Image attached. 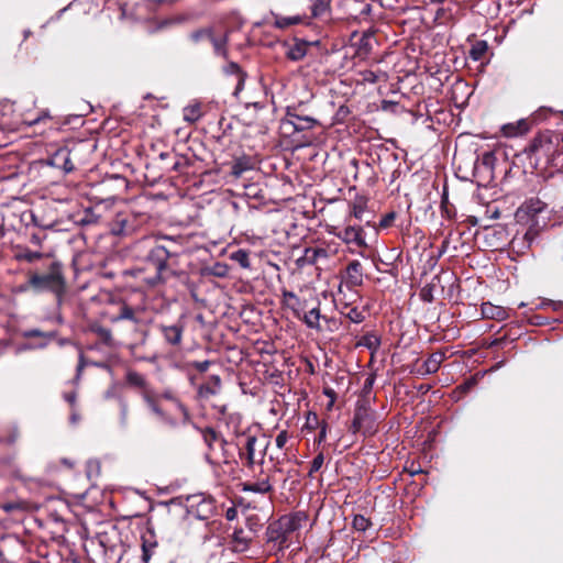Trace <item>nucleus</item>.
<instances>
[{
    "instance_id": "obj_1",
    "label": "nucleus",
    "mask_w": 563,
    "mask_h": 563,
    "mask_svg": "<svg viewBox=\"0 0 563 563\" xmlns=\"http://www.w3.org/2000/svg\"><path fill=\"white\" fill-rule=\"evenodd\" d=\"M178 238L170 235L157 236L144 256V262L155 269V275L148 279V284L155 286L167 279L168 272L178 263L181 245Z\"/></svg>"
},
{
    "instance_id": "obj_2",
    "label": "nucleus",
    "mask_w": 563,
    "mask_h": 563,
    "mask_svg": "<svg viewBox=\"0 0 563 563\" xmlns=\"http://www.w3.org/2000/svg\"><path fill=\"white\" fill-rule=\"evenodd\" d=\"M43 272L30 273L29 279L23 287L24 290H31L33 294L51 292L60 303L66 294V278L60 262L54 258H46L43 265Z\"/></svg>"
},
{
    "instance_id": "obj_3",
    "label": "nucleus",
    "mask_w": 563,
    "mask_h": 563,
    "mask_svg": "<svg viewBox=\"0 0 563 563\" xmlns=\"http://www.w3.org/2000/svg\"><path fill=\"white\" fill-rule=\"evenodd\" d=\"M244 443L239 448V456L243 464L253 468L255 464L263 465L271 441L262 435L260 438L253 434H243Z\"/></svg>"
},
{
    "instance_id": "obj_4",
    "label": "nucleus",
    "mask_w": 563,
    "mask_h": 563,
    "mask_svg": "<svg viewBox=\"0 0 563 563\" xmlns=\"http://www.w3.org/2000/svg\"><path fill=\"white\" fill-rule=\"evenodd\" d=\"M188 512L199 520H208L216 512V501L211 496L201 494L188 497Z\"/></svg>"
},
{
    "instance_id": "obj_5",
    "label": "nucleus",
    "mask_w": 563,
    "mask_h": 563,
    "mask_svg": "<svg viewBox=\"0 0 563 563\" xmlns=\"http://www.w3.org/2000/svg\"><path fill=\"white\" fill-rule=\"evenodd\" d=\"M374 422V412L371 408L365 402H357L350 430L353 433L361 430H363L364 433H372L375 430Z\"/></svg>"
},
{
    "instance_id": "obj_6",
    "label": "nucleus",
    "mask_w": 563,
    "mask_h": 563,
    "mask_svg": "<svg viewBox=\"0 0 563 563\" xmlns=\"http://www.w3.org/2000/svg\"><path fill=\"white\" fill-rule=\"evenodd\" d=\"M335 236L345 244H353L360 249H366L368 245L365 241V232L363 227L349 223L345 228L335 232Z\"/></svg>"
},
{
    "instance_id": "obj_7",
    "label": "nucleus",
    "mask_w": 563,
    "mask_h": 563,
    "mask_svg": "<svg viewBox=\"0 0 563 563\" xmlns=\"http://www.w3.org/2000/svg\"><path fill=\"white\" fill-rule=\"evenodd\" d=\"M143 400L146 404L147 408L152 411L153 415L156 416L161 423L169 428H177L179 424H181V420L178 421L176 418L172 417L162 409L158 402V398L154 396L152 393L143 394Z\"/></svg>"
},
{
    "instance_id": "obj_8",
    "label": "nucleus",
    "mask_w": 563,
    "mask_h": 563,
    "mask_svg": "<svg viewBox=\"0 0 563 563\" xmlns=\"http://www.w3.org/2000/svg\"><path fill=\"white\" fill-rule=\"evenodd\" d=\"M267 543L272 544L275 554L288 548L289 537L277 527V522L271 523L265 532Z\"/></svg>"
},
{
    "instance_id": "obj_9",
    "label": "nucleus",
    "mask_w": 563,
    "mask_h": 563,
    "mask_svg": "<svg viewBox=\"0 0 563 563\" xmlns=\"http://www.w3.org/2000/svg\"><path fill=\"white\" fill-rule=\"evenodd\" d=\"M74 148L67 146L58 148L48 159L47 164L55 168H60L65 173H70L75 169V165L71 161V154L75 152Z\"/></svg>"
},
{
    "instance_id": "obj_10",
    "label": "nucleus",
    "mask_w": 563,
    "mask_h": 563,
    "mask_svg": "<svg viewBox=\"0 0 563 563\" xmlns=\"http://www.w3.org/2000/svg\"><path fill=\"white\" fill-rule=\"evenodd\" d=\"M317 123L318 121L314 118L300 115L288 109L283 121V126H291L294 132H301L312 129Z\"/></svg>"
},
{
    "instance_id": "obj_11",
    "label": "nucleus",
    "mask_w": 563,
    "mask_h": 563,
    "mask_svg": "<svg viewBox=\"0 0 563 563\" xmlns=\"http://www.w3.org/2000/svg\"><path fill=\"white\" fill-rule=\"evenodd\" d=\"M352 40L354 41L353 45L356 47L355 54L360 58L367 57L372 52L374 44H376L375 32L373 30H367L361 35L354 33L352 35Z\"/></svg>"
},
{
    "instance_id": "obj_12",
    "label": "nucleus",
    "mask_w": 563,
    "mask_h": 563,
    "mask_svg": "<svg viewBox=\"0 0 563 563\" xmlns=\"http://www.w3.org/2000/svg\"><path fill=\"white\" fill-rule=\"evenodd\" d=\"M159 330L165 342L172 346H179L183 340L185 327L181 323H175L170 325H161Z\"/></svg>"
},
{
    "instance_id": "obj_13",
    "label": "nucleus",
    "mask_w": 563,
    "mask_h": 563,
    "mask_svg": "<svg viewBox=\"0 0 563 563\" xmlns=\"http://www.w3.org/2000/svg\"><path fill=\"white\" fill-rule=\"evenodd\" d=\"M345 283L349 287H358L363 284V267L360 261H351L345 268Z\"/></svg>"
},
{
    "instance_id": "obj_14",
    "label": "nucleus",
    "mask_w": 563,
    "mask_h": 563,
    "mask_svg": "<svg viewBox=\"0 0 563 563\" xmlns=\"http://www.w3.org/2000/svg\"><path fill=\"white\" fill-rule=\"evenodd\" d=\"M222 382L219 375H211L205 384L198 387L197 394L202 399H209L221 391Z\"/></svg>"
},
{
    "instance_id": "obj_15",
    "label": "nucleus",
    "mask_w": 563,
    "mask_h": 563,
    "mask_svg": "<svg viewBox=\"0 0 563 563\" xmlns=\"http://www.w3.org/2000/svg\"><path fill=\"white\" fill-rule=\"evenodd\" d=\"M208 41L211 43L213 47V53L216 56L222 57L223 59L229 58V34L228 32L223 34H216L212 30L211 36H209Z\"/></svg>"
},
{
    "instance_id": "obj_16",
    "label": "nucleus",
    "mask_w": 563,
    "mask_h": 563,
    "mask_svg": "<svg viewBox=\"0 0 563 563\" xmlns=\"http://www.w3.org/2000/svg\"><path fill=\"white\" fill-rule=\"evenodd\" d=\"M305 516L301 512H296L291 516H284L279 518L277 527L282 529L288 537L301 527Z\"/></svg>"
},
{
    "instance_id": "obj_17",
    "label": "nucleus",
    "mask_w": 563,
    "mask_h": 563,
    "mask_svg": "<svg viewBox=\"0 0 563 563\" xmlns=\"http://www.w3.org/2000/svg\"><path fill=\"white\" fill-rule=\"evenodd\" d=\"M125 383L129 387L140 389L142 391V395L145 393H152L150 390V384L146 380L145 376L136 371H133V369L126 371Z\"/></svg>"
},
{
    "instance_id": "obj_18",
    "label": "nucleus",
    "mask_w": 563,
    "mask_h": 563,
    "mask_svg": "<svg viewBox=\"0 0 563 563\" xmlns=\"http://www.w3.org/2000/svg\"><path fill=\"white\" fill-rule=\"evenodd\" d=\"M55 332H43L38 329H29L22 332V336L26 339L38 338L40 341L35 344L30 345V349H43L51 340L55 338Z\"/></svg>"
},
{
    "instance_id": "obj_19",
    "label": "nucleus",
    "mask_w": 563,
    "mask_h": 563,
    "mask_svg": "<svg viewBox=\"0 0 563 563\" xmlns=\"http://www.w3.org/2000/svg\"><path fill=\"white\" fill-rule=\"evenodd\" d=\"M222 71L228 76H236L238 82L234 89V96H238L239 92L244 87L246 74L241 69L240 65L235 62H229L227 65L223 66Z\"/></svg>"
},
{
    "instance_id": "obj_20",
    "label": "nucleus",
    "mask_w": 563,
    "mask_h": 563,
    "mask_svg": "<svg viewBox=\"0 0 563 563\" xmlns=\"http://www.w3.org/2000/svg\"><path fill=\"white\" fill-rule=\"evenodd\" d=\"M251 537L243 529H235L231 536V545L235 552H244L249 549Z\"/></svg>"
},
{
    "instance_id": "obj_21",
    "label": "nucleus",
    "mask_w": 563,
    "mask_h": 563,
    "mask_svg": "<svg viewBox=\"0 0 563 563\" xmlns=\"http://www.w3.org/2000/svg\"><path fill=\"white\" fill-rule=\"evenodd\" d=\"M253 168L252 159L249 156L236 157L231 165V175L240 178L245 172Z\"/></svg>"
},
{
    "instance_id": "obj_22",
    "label": "nucleus",
    "mask_w": 563,
    "mask_h": 563,
    "mask_svg": "<svg viewBox=\"0 0 563 563\" xmlns=\"http://www.w3.org/2000/svg\"><path fill=\"white\" fill-rule=\"evenodd\" d=\"M482 314L484 318L494 320H504L507 318L506 310L500 306H495L490 302L482 303Z\"/></svg>"
},
{
    "instance_id": "obj_23",
    "label": "nucleus",
    "mask_w": 563,
    "mask_h": 563,
    "mask_svg": "<svg viewBox=\"0 0 563 563\" xmlns=\"http://www.w3.org/2000/svg\"><path fill=\"white\" fill-rule=\"evenodd\" d=\"M90 331L98 335L100 341L108 347H115V341L112 336V332L110 329L102 327L99 323H93L90 325Z\"/></svg>"
},
{
    "instance_id": "obj_24",
    "label": "nucleus",
    "mask_w": 563,
    "mask_h": 563,
    "mask_svg": "<svg viewBox=\"0 0 563 563\" xmlns=\"http://www.w3.org/2000/svg\"><path fill=\"white\" fill-rule=\"evenodd\" d=\"M308 43L306 41H297L288 46L286 52L287 58L294 62L302 59L307 55Z\"/></svg>"
},
{
    "instance_id": "obj_25",
    "label": "nucleus",
    "mask_w": 563,
    "mask_h": 563,
    "mask_svg": "<svg viewBox=\"0 0 563 563\" xmlns=\"http://www.w3.org/2000/svg\"><path fill=\"white\" fill-rule=\"evenodd\" d=\"M159 398L169 400L175 405L181 413V424H186L190 421V415L187 407L174 395L173 391L166 390L159 396Z\"/></svg>"
},
{
    "instance_id": "obj_26",
    "label": "nucleus",
    "mask_w": 563,
    "mask_h": 563,
    "mask_svg": "<svg viewBox=\"0 0 563 563\" xmlns=\"http://www.w3.org/2000/svg\"><path fill=\"white\" fill-rule=\"evenodd\" d=\"M156 545L157 542L151 531L142 536V561L144 563H148Z\"/></svg>"
},
{
    "instance_id": "obj_27",
    "label": "nucleus",
    "mask_w": 563,
    "mask_h": 563,
    "mask_svg": "<svg viewBox=\"0 0 563 563\" xmlns=\"http://www.w3.org/2000/svg\"><path fill=\"white\" fill-rule=\"evenodd\" d=\"M273 489L269 478L265 477L261 481L254 483H244L243 492L256 493V494H267Z\"/></svg>"
},
{
    "instance_id": "obj_28",
    "label": "nucleus",
    "mask_w": 563,
    "mask_h": 563,
    "mask_svg": "<svg viewBox=\"0 0 563 563\" xmlns=\"http://www.w3.org/2000/svg\"><path fill=\"white\" fill-rule=\"evenodd\" d=\"M123 320H129L135 324L140 322V319L137 318L135 310L128 305H123L120 308L119 313L117 316L111 317L110 319L112 323H117Z\"/></svg>"
},
{
    "instance_id": "obj_29",
    "label": "nucleus",
    "mask_w": 563,
    "mask_h": 563,
    "mask_svg": "<svg viewBox=\"0 0 563 563\" xmlns=\"http://www.w3.org/2000/svg\"><path fill=\"white\" fill-rule=\"evenodd\" d=\"M445 360V353L442 351H437L429 355V357L423 362L426 372H431L432 374L437 373Z\"/></svg>"
},
{
    "instance_id": "obj_30",
    "label": "nucleus",
    "mask_w": 563,
    "mask_h": 563,
    "mask_svg": "<svg viewBox=\"0 0 563 563\" xmlns=\"http://www.w3.org/2000/svg\"><path fill=\"white\" fill-rule=\"evenodd\" d=\"M15 257H16L18 261H24V262H27V263H34L36 261L43 260L44 261L43 265L46 264V258H49L48 256H46L42 252L31 251V250H27V249H23V250L19 251L15 254Z\"/></svg>"
},
{
    "instance_id": "obj_31",
    "label": "nucleus",
    "mask_w": 563,
    "mask_h": 563,
    "mask_svg": "<svg viewBox=\"0 0 563 563\" xmlns=\"http://www.w3.org/2000/svg\"><path fill=\"white\" fill-rule=\"evenodd\" d=\"M302 18L300 15L294 16H283L278 14H274V25L278 29H287L291 25H297L301 23Z\"/></svg>"
},
{
    "instance_id": "obj_32",
    "label": "nucleus",
    "mask_w": 563,
    "mask_h": 563,
    "mask_svg": "<svg viewBox=\"0 0 563 563\" xmlns=\"http://www.w3.org/2000/svg\"><path fill=\"white\" fill-rule=\"evenodd\" d=\"M350 216L358 220L360 222H364L365 225H372V216L366 211L365 207L362 205H353Z\"/></svg>"
},
{
    "instance_id": "obj_33",
    "label": "nucleus",
    "mask_w": 563,
    "mask_h": 563,
    "mask_svg": "<svg viewBox=\"0 0 563 563\" xmlns=\"http://www.w3.org/2000/svg\"><path fill=\"white\" fill-rule=\"evenodd\" d=\"M551 150V140L547 136L540 135L533 139L530 144V151L532 153L544 152L548 153Z\"/></svg>"
},
{
    "instance_id": "obj_34",
    "label": "nucleus",
    "mask_w": 563,
    "mask_h": 563,
    "mask_svg": "<svg viewBox=\"0 0 563 563\" xmlns=\"http://www.w3.org/2000/svg\"><path fill=\"white\" fill-rule=\"evenodd\" d=\"M320 309L319 307H314L305 313L302 320L308 328L320 329Z\"/></svg>"
},
{
    "instance_id": "obj_35",
    "label": "nucleus",
    "mask_w": 563,
    "mask_h": 563,
    "mask_svg": "<svg viewBox=\"0 0 563 563\" xmlns=\"http://www.w3.org/2000/svg\"><path fill=\"white\" fill-rule=\"evenodd\" d=\"M495 155L492 152H486L482 155V158L477 164H475V172H479L482 169H485L489 173L493 172L494 164H495Z\"/></svg>"
},
{
    "instance_id": "obj_36",
    "label": "nucleus",
    "mask_w": 563,
    "mask_h": 563,
    "mask_svg": "<svg viewBox=\"0 0 563 563\" xmlns=\"http://www.w3.org/2000/svg\"><path fill=\"white\" fill-rule=\"evenodd\" d=\"M487 49L488 45L486 41H477L475 44L472 45L468 55L473 60L477 62L484 57Z\"/></svg>"
},
{
    "instance_id": "obj_37",
    "label": "nucleus",
    "mask_w": 563,
    "mask_h": 563,
    "mask_svg": "<svg viewBox=\"0 0 563 563\" xmlns=\"http://www.w3.org/2000/svg\"><path fill=\"white\" fill-rule=\"evenodd\" d=\"M529 125L526 120L518 121L517 125L508 124L504 126V132L507 136H516L528 132Z\"/></svg>"
},
{
    "instance_id": "obj_38",
    "label": "nucleus",
    "mask_w": 563,
    "mask_h": 563,
    "mask_svg": "<svg viewBox=\"0 0 563 563\" xmlns=\"http://www.w3.org/2000/svg\"><path fill=\"white\" fill-rule=\"evenodd\" d=\"M344 308L347 309V311L346 312L341 311V313L346 319H349L351 322L361 323L364 321V319H365L364 310H360L356 307H350L349 305H345Z\"/></svg>"
},
{
    "instance_id": "obj_39",
    "label": "nucleus",
    "mask_w": 563,
    "mask_h": 563,
    "mask_svg": "<svg viewBox=\"0 0 563 563\" xmlns=\"http://www.w3.org/2000/svg\"><path fill=\"white\" fill-rule=\"evenodd\" d=\"M0 509L7 514L22 512L26 510V503L22 500L2 503Z\"/></svg>"
},
{
    "instance_id": "obj_40",
    "label": "nucleus",
    "mask_w": 563,
    "mask_h": 563,
    "mask_svg": "<svg viewBox=\"0 0 563 563\" xmlns=\"http://www.w3.org/2000/svg\"><path fill=\"white\" fill-rule=\"evenodd\" d=\"M358 344L375 351L380 345V339L375 333H366L362 336Z\"/></svg>"
},
{
    "instance_id": "obj_41",
    "label": "nucleus",
    "mask_w": 563,
    "mask_h": 563,
    "mask_svg": "<svg viewBox=\"0 0 563 563\" xmlns=\"http://www.w3.org/2000/svg\"><path fill=\"white\" fill-rule=\"evenodd\" d=\"M201 117L200 106L192 104L184 109V120L190 123L197 122Z\"/></svg>"
},
{
    "instance_id": "obj_42",
    "label": "nucleus",
    "mask_w": 563,
    "mask_h": 563,
    "mask_svg": "<svg viewBox=\"0 0 563 563\" xmlns=\"http://www.w3.org/2000/svg\"><path fill=\"white\" fill-rule=\"evenodd\" d=\"M231 260L236 262L241 267L249 268L251 266L249 252L245 250H238L231 254Z\"/></svg>"
},
{
    "instance_id": "obj_43",
    "label": "nucleus",
    "mask_w": 563,
    "mask_h": 563,
    "mask_svg": "<svg viewBox=\"0 0 563 563\" xmlns=\"http://www.w3.org/2000/svg\"><path fill=\"white\" fill-rule=\"evenodd\" d=\"M330 1L331 0H314L311 5L312 16H322L329 10Z\"/></svg>"
},
{
    "instance_id": "obj_44",
    "label": "nucleus",
    "mask_w": 563,
    "mask_h": 563,
    "mask_svg": "<svg viewBox=\"0 0 563 563\" xmlns=\"http://www.w3.org/2000/svg\"><path fill=\"white\" fill-rule=\"evenodd\" d=\"M371 525V520L363 515H355L352 521V527L360 532L366 531Z\"/></svg>"
},
{
    "instance_id": "obj_45",
    "label": "nucleus",
    "mask_w": 563,
    "mask_h": 563,
    "mask_svg": "<svg viewBox=\"0 0 563 563\" xmlns=\"http://www.w3.org/2000/svg\"><path fill=\"white\" fill-rule=\"evenodd\" d=\"M319 256H325V251L319 247H307L305 251V260L309 264H314Z\"/></svg>"
},
{
    "instance_id": "obj_46",
    "label": "nucleus",
    "mask_w": 563,
    "mask_h": 563,
    "mask_svg": "<svg viewBox=\"0 0 563 563\" xmlns=\"http://www.w3.org/2000/svg\"><path fill=\"white\" fill-rule=\"evenodd\" d=\"M208 272L212 276L223 278L229 274V266L224 263L217 262L208 268Z\"/></svg>"
},
{
    "instance_id": "obj_47",
    "label": "nucleus",
    "mask_w": 563,
    "mask_h": 563,
    "mask_svg": "<svg viewBox=\"0 0 563 563\" xmlns=\"http://www.w3.org/2000/svg\"><path fill=\"white\" fill-rule=\"evenodd\" d=\"M545 208V203L540 200H530L525 205L526 212L530 216H536Z\"/></svg>"
},
{
    "instance_id": "obj_48",
    "label": "nucleus",
    "mask_w": 563,
    "mask_h": 563,
    "mask_svg": "<svg viewBox=\"0 0 563 563\" xmlns=\"http://www.w3.org/2000/svg\"><path fill=\"white\" fill-rule=\"evenodd\" d=\"M212 27L199 29L190 33V40L194 43H199L200 41L208 40L211 36Z\"/></svg>"
},
{
    "instance_id": "obj_49",
    "label": "nucleus",
    "mask_w": 563,
    "mask_h": 563,
    "mask_svg": "<svg viewBox=\"0 0 563 563\" xmlns=\"http://www.w3.org/2000/svg\"><path fill=\"white\" fill-rule=\"evenodd\" d=\"M324 463V455L322 452H319L312 460L310 465L309 475H312L316 472H319Z\"/></svg>"
},
{
    "instance_id": "obj_50",
    "label": "nucleus",
    "mask_w": 563,
    "mask_h": 563,
    "mask_svg": "<svg viewBox=\"0 0 563 563\" xmlns=\"http://www.w3.org/2000/svg\"><path fill=\"white\" fill-rule=\"evenodd\" d=\"M396 219V212L391 211L386 213L379 221L378 228L380 229H387L391 227L393 222Z\"/></svg>"
},
{
    "instance_id": "obj_51",
    "label": "nucleus",
    "mask_w": 563,
    "mask_h": 563,
    "mask_svg": "<svg viewBox=\"0 0 563 563\" xmlns=\"http://www.w3.org/2000/svg\"><path fill=\"white\" fill-rule=\"evenodd\" d=\"M211 365V362L206 360V361H202V362H199V361H194L189 364V366L196 368L198 372L200 373H205L208 371V368L210 367Z\"/></svg>"
},
{
    "instance_id": "obj_52",
    "label": "nucleus",
    "mask_w": 563,
    "mask_h": 563,
    "mask_svg": "<svg viewBox=\"0 0 563 563\" xmlns=\"http://www.w3.org/2000/svg\"><path fill=\"white\" fill-rule=\"evenodd\" d=\"M287 440H288L287 431H280L275 439L276 446L280 450L284 449L285 444L287 443Z\"/></svg>"
},
{
    "instance_id": "obj_53",
    "label": "nucleus",
    "mask_w": 563,
    "mask_h": 563,
    "mask_svg": "<svg viewBox=\"0 0 563 563\" xmlns=\"http://www.w3.org/2000/svg\"><path fill=\"white\" fill-rule=\"evenodd\" d=\"M552 112H553V110L551 108L542 107L534 112L533 119H534V121L543 120L547 118L548 113H552Z\"/></svg>"
},
{
    "instance_id": "obj_54",
    "label": "nucleus",
    "mask_w": 563,
    "mask_h": 563,
    "mask_svg": "<svg viewBox=\"0 0 563 563\" xmlns=\"http://www.w3.org/2000/svg\"><path fill=\"white\" fill-rule=\"evenodd\" d=\"M120 409H121V424L123 427L126 426V419H128V404L124 399H120Z\"/></svg>"
},
{
    "instance_id": "obj_55",
    "label": "nucleus",
    "mask_w": 563,
    "mask_h": 563,
    "mask_svg": "<svg viewBox=\"0 0 563 563\" xmlns=\"http://www.w3.org/2000/svg\"><path fill=\"white\" fill-rule=\"evenodd\" d=\"M327 427H328L327 423L323 421L321 423L319 434H318V437L316 439V442L318 444H321L325 440V438H327Z\"/></svg>"
},
{
    "instance_id": "obj_56",
    "label": "nucleus",
    "mask_w": 563,
    "mask_h": 563,
    "mask_svg": "<svg viewBox=\"0 0 563 563\" xmlns=\"http://www.w3.org/2000/svg\"><path fill=\"white\" fill-rule=\"evenodd\" d=\"M19 435H20V433H19L18 428H16V427H13V428L10 430V433H9V435H8V438H7V442H8L9 444L14 443V442L18 440Z\"/></svg>"
},
{
    "instance_id": "obj_57",
    "label": "nucleus",
    "mask_w": 563,
    "mask_h": 563,
    "mask_svg": "<svg viewBox=\"0 0 563 563\" xmlns=\"http://www.w3.org/2000/svg\"><path fill=\"white\" fill-rule=\"evenodd\" d=\"M85 366H86L85 357H84V354L80 353L79 354L78 365H77V368H76V372H77L76 378L77 379H79L80 374H81L82 369L85 368Z\"/></svg>"
},
{
    "instance_id": "obj_58",
    "label": "nucleus",
    "mask_w": 563,
    "mask_h": 563,
    "mask_svg": "<svg viewBox=\"0 0 563 563\" xmlns=\"http://www.w3.org/2000/svg\"><path fill=\"white\" fill-rule=\"evenodd\" d=\"M43 235L40 234V233H33L30 238V242L33 244V245H36V246H41L42 243H43Z\"/></svg>"
},
{
    "instance_id": "obj_59",
    "label": "nucleus",
    "mask_w": 563,
    "mask_h": 563,
    "mask_svg": "<svg viewBox=\"0 0 563 563\" xmlns=\"http://www.w3.org/2000/svg\"><path fill=\"white\" fill-rule=\"evenodd\" d=\"M537 235V231L532 230L531 228L526 232L523 235V240L527 241V245L530 246L534 236Z\"/></svg>"
},
{
    "instance_id": "obj_60",
    "label": "nucleus",
    "mask_w": 563,
    "mask_h": 563,
    "mask_svg": "<svg viewBox=\"0 0 563 563\" xmlns=\"http://www.w3.org/2000/svg\"><path fill=\"white\" fill-rule=\"evenodd\" d=\"M537 235V231L532 230L531 228L526 232L523 235V240L527 241V245L530 246L534 236Z\"/></svg>"
},
{
    "instance_id": "obj_61",
    "label": "nucleus",
    "mask_w": 563,
    "mask_h": 563,
    "mask_svg": "<svg viewBox=\"0 0 563 563\" xmlns=\"http://www.w3.org/2000/svg\"><path fill=\"white\" fill-rule=\"evenodd\" d=\"M411 373H415L419 376H427V375H431L432 373L431 372H426L424 369V363L420 364L419 366H416Z\"/></svg>"
},
{
    "instance_id": "obj_62",
    "label": "nucleus",
    "mask_w": 563,
    "mask_h": 563,
    "mask_svg": "<svg viewBox=\"0 0 563 563\" xmlns=\"http://www.w3.org/2000/svg\"><path fill=\"white\" fill-rule=\"evenodd\" d=\"M283 297H284V299H285L286 301L292 300V301H295V303H296V305H297V303H299V298H298V297H297V295H296L295 292H292V291H286V290H285V291L283 292Z\"/></svg>"
},
{
    "instance_id": "obj_63",
    "label": "nucleus",
    "mask_w": 563,
    "mask_h": 563,
    "mask_svg": "<svg viewBox=\"0 0 563 563\" xmlns=\"http://www.w3.org/2000/svg\"><path fill=\"white\" fill-rule=\"evenodd\" d=\"M65 399H66V401H68L70 405H74V404H75V401H76V394H75V393L66 394V395H65Z\"/></svg>"
},
{
    "instance_id": "obj_64",
    "label": "nucleus",
    "mask_w": 563,
    "mask_h": 563,
    "mask_svg": "<svg viewBox=\"0 0 563 563\" xmlns=\"http://www.w3.org/2000/svg\"><path fill=\"white\" fill-rule=\"evenodd\" d=\"M235 515H236L235 509L230 508V509L227 511V519L232 520V519H234Z\"/></svg>"
}]
</instances>
